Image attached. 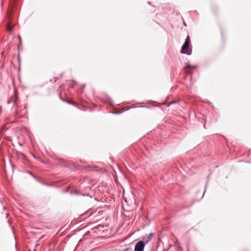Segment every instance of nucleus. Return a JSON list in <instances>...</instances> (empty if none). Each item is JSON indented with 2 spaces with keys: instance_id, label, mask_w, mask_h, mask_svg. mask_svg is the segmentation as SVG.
<instances>
[{
  "instance_id": "1",
  "label": "nucleus",
  "mask_w": 251,
  "mask_h": 251,
  "mask_svg": "<svg viewBox=\"0 0 251 251\" xmlns=\"http://www.w3.org/2000/svg\"><path fill=\"white\" fill-rule=\"evenodd\" d=\"M190 42V38L188 35L185 39L184 44L182 45L181 50L180 51L181 53L186 54L190 55L192 54V50L188 49L189 45Z\"/></svg>"
},
{
  "instance_id": "2",
  "label": "nucleus",
  "mask_w": 251,
  "mask_h": 251,
  "mask_svg": "<svg viewBox=\"0 0 251 251\" xmlns=\"http://www.w3.org/2000/svg\"><path fill=\"white\" fill-rule=\"evenodd\" d=\"M145 246V242L139 241L135 245L134 251H144Z\"/></svg>"
},
{
  "instance_id": "3",
  "label": "nucleus",
  "mask_w": 251,
  "mask_h": 251,
  "mask_svg": "<svg viewBox=\"0 0 251 251\" xmlns=\"http://www.w3.org/2000/svg\"><path fill=\"white\" fill-rule=\"evenodd\" d=\"M154 237V234L151 233L149 234H147L142 237V242H145V245L149 242Z\"/></svg>"
},
{
  "instance_id": "4",
  "label": "nucleus",
  "mask_w": 251,
  "mask_h": 251,
  "mask_svg": "<svg viewBox=\"0 0 251 251\" xmlns=\"http://www.w3.org/2000/svg\"><path fill=\"white\" fill-rule=\"evenodd\" d=\"M11 99L12 100L13 105L16 107H18V105H19V104H18L19 99H18V93H17V91H16V90L14 91V96L11 97Z\"/></svg>"
},
{
  "instance_id": "5",
  "label": "nucleus",
  "mask_w": 251,
  "mask_h": 251,
  "mask_svg": "<svg viewBox=\"0 0 251 251\" xmlns=\"http://www.w3.org/2000/svg\"><path fill=\"white\" fill-rule=\"evenodd\" d=\"M196 66H191L188 63H186L185 67H184V69H194L195 68Z\"/></svg>"
},
{
  "instance_id": "6",
  "label": "nucleus",
  "mask_w": 251,
  "mask_h": 251,
  "mask_svg": "<svg viewBox=\"0 0 251 251\" xmlns=\"http://www.w3.org/2000/svg\"><path fill=\"white\" fill-rule=\"evenodd\" d=\"M7 29L8 30L11 31L12 30V27H11L10 25L7 26Z\"/></svg>"
},
{
  "instance_id": "7",
  "label": "nucleus",
  "mask_w": 251,
  "mask_h": 251,
  "mask_svg": "<svg viewBox=\"0 0 251 251\" xmlns=\"http://www.w3.org/2000/svg\"><path fill=\"white\" fill-rule=\"evenodd\" d=\"M176 101H173L171 102L169 104L168 106H170V105H171V104H174V103H176Z\"/></svg>"
},
{
  "instance_id": "8",
  "label": "nucleus",
  "mask_w": 251,
  "mask_h": 251,
  "mask_svg": "<svg viewBox=\"0 0 251 251\" xmlns=\"http://www.w3.org/2000/svg\"><path fill=\"white\" fill-rule=\"evenodd\" d=\"M12 102V99H11V100H7V104H10Z\"/></svg>"
},
{
  "instance_id": "9",
  "label": "nucleus",
  "mask_w": 251,
  "mask_h": 251,
  "mask_svg": "<svg viewBox=\"0 0 251 251\" xmlns=\"http://www.w3.org/2000/svg\"><path fill=\"white\" fill-rule=\"evenodd\" d=\"M76 82L75 81L73 82V84L71 85L72 87H74V86Z\"/></svg>"
},
{
  "instance_id": "10",
  "label": "nucleus",
  "mask_w": 251,
  "mask_h": 251,
  "mask_svg": "<svg viewBox=\"0 0 251 251\" xmlns=\"http://www.w3.org/2000/svg\"><path fill=\"white\" fill-rule=\"evenodd\" d=\"M19 37V39H20V41H21V37H20V36H19V37Z\"/></svg>"
},
{
  "instance_id": "11",
  "label": "nucleus",
  "mask_w": 251,
  "mask_h": 251,
  "mask_svg": "<svg viewBox=\"0 0 251 251\" xmlns=\"http://www.w3.org/2000/svg\"><path fill=\"white\" fill-rule=\"evenodd\" d=\"M69 103H72V102H71V101H69Z\"/></svg>"
}]
</instances>
